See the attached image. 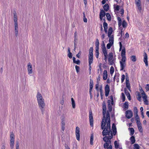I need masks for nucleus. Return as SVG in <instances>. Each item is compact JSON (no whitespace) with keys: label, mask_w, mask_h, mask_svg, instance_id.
<instances>
[{"label":"nucleus","mask_w":149,"mask_h":149,"mask_svg":"<svg viewBox=\"0 0 149 149\" xmlns=\"http://www.w3.org/2000/svg\"><path fill=\"white\" fill-rule=\"evenodd\" d=\"M101 129L103 130L102 135L103 136H109L115 135L117 131L116 126L114 123L112 124L113 132L111 127L110 118L109 113L108 111L106 115V119H102L101 124Z\"/></svg>","instance_id":"nucleus-1"},{"label":"nucleus","mask_w":149,"mask_h":149,"mask_svg":"<svg viewBox=\"0 0 149 149\" xmlns=\"http://www.w3.org/2000/svg\"><path fill=\"white\" fill-rule=\"evenodd\" d=\"M113 138L112 135L109 136H105L103 138V140L106 142L104 144V147L105 148H107L111 143V140Z\"/></svg>","instance_id":"nucleus-2"},{"label":"nucleus","mask_w":149,"mask_h":149,"mask_svg":"<svg viewBox=\"0 0 149 149\" xmlns=\"http://www.w3.org/2000/svg\"><path fill=\"white\" fill-rule=\"evenodd\" d=\"M108 60L109 65H115L116 58H113V54L112 52L110 53L109 54Z\"/></svg>","instance_id":"nucleus-3"},{"label":"nucleus","mask_w":149,"mask_h":149,"mask_svg":"<svg viewBox=\"0 0 149 149\" xmlns=\"http://www.w3.org/2000/svg\"><path fill=\"white\" fill-rule=\"evenodd\" d=\"M38 103L39 107L42 112V114H43L44 111L43 109L44 107L45 106L44 100L38 101Z\"/></svg>","instance_id":"nucleus-4"},{"label":"nucleus","mask_w":149,"mask_h":149,"mask_svg":"<svg viewBox=\"0 0 149 149\" xmlns=\"http://www.w3.org/2000/svg\"><path fill=\"white\" fill-rule=\"evenodd\" d=\"M126 59L122 58L121 61H120V70H123L126 66Z\"/></svg>","instance_id":"nucleus-5"},{"label":"nucleus","mask_w":149,"mask_h":149,"mask_svg":"<svg viewBox=\"0 0 149 149\" xmlns=\"http://www.w3.org/2000/svg\"><path fill=\"white\" fill-rule=\"evenodd\" d=\"M102 109H103V118L102 119H106V117H105V113L106 111V104L104 101L103 102L102 104Z\"/></svg>","instance_id":"nucleus-6"},{"label":"nucleus","mask_w":149,"mask_h":149,"mask_svg":"<svg viewBox=\"0 0 149 149\" xmlns=\"http://www.w3.org/2000/svg\"><path fill=\"white\" fill-rule=\"evenodd\" d=\"M80 129L79 127H77L76 128L75 133L76 137L77 140L79 141L80 139Z\"/></svg>","instance_id":"nucleus-7"},{"label":"nucleus","mask_w":149,"mask_h":149,"mask_svg":"<svg viewBox=\"0 0 149 149\" xmlns=\"http://www.w3.org/2000/svg\"><path fill=\"white\" fill-rule=\"evenodd\" d=\"M89 119L90 125L91 127H92L93 126V119L92 113L91 111H90L89 112Z\"/></svg>","instance_id":"nucleus-8"},{"label":"nucleus","mask_w":149,"mask_h":149,"mask_svg":"<svg viewBox=\"0 0 149 149\" xmlns=\"http://www.w3.org/2000/svg\"><path fill=\"white\" fill-rule=\"evenodd\" d=\"M126 116L128 119L131 118L133 116V113L131 110H127L125 112Z\"/></svg>","instance_id":"nucleus-9"},{"label":"nucleus","mask_w":149,"mask_h":149,"mask_svg":"<svg viewBox=\"0 0 149 149\" xmlns=\"http://www.w3.org/2000/svg\"><path fill=\"white\" fill-rule=\"evenodd\" d=\"M126 87L128 89H130V86L129 83V78L127 73H126Z\"/></svg>","instance_id":"nucleus-10"},{"label":"nucleus","mask_w":149,"mask_h":149,"mask_svg":"<svg viewBox=\"0 0 149 149\" xmlns=\"http://www.w3.org/2000/svg\"><path fill=\"white\" fill-rule=\"evenodd\" d=\"M105 95L107 97L109 94L110 91L109 86L108 84H107L105 87Z\"/></svg>","instance_id":"nucleus-11"},{"label":"nucleus","mask_w":149,"mask_h":149,"mask_svg":"<svg viewBox=\"0 0 149 149\" xmlns=\"http://www.w3.org/2000/svg\"><path fill=\"white\" fill-rule=\"evenodd\" d=\"M143 61L145 63L146 66H148V56L146 53L144 52V54L143 57Z\"/></svg>","instance_id":"nucleus-12"},{"label":"nucleus","mask_w":149,"mask_h":149,"mask_svg":"<svg viewBox=\"0 0 149 149\" xmlns=\"http://www.w3.org/2000/svg\"><path fill=\"white\" fill-rule=\"evenodd\" d=\"M27 70L28 73L29 74L32 73V66L31 63H28L27 65Z\"/></svg>","instance_id":"nucleus-13"},{"label":"nucleus","mask_w":149,"mask_h":149,"mask_svg":"<svg viewBox=\"0 0 149 149\" xmlns=\"http://www.w3.org/2000/svg\"><path fill=\"white\" fill-rule=\"evenodd\" d=\"M111 102L110 101V100H109L108 101V109H109V112H111L112 111V105L113 104H112L111 103Z\"/></svg>","instance_id":"nucleus-14"},{"label":"nucleus","mask_w":149,"mask_h":149,"mask_svg":"<svg viewBox=\"0 0 149 149\" xmlns=\"http://www.w3.org/2000/svg\"><path fill=\"white\" fill-rule=\"evenodd\" d=\"M105 15V13L104 10H101L100 14V18L101 20H102L103 17H104Z\"/></svg>","instance_id":"nucleus-15"},{"label":"nucleus","mask_w":149,"mask_h":149,"mask_svg":"<svg viewBox=\"0 0 149 149\" xmlns=\"http://www.w3.org/2000/svg\"><path fill=\"white\" fill-rule=\"evenodd\" d=\"M121 56L122 57V58L126 59V58L125 56V48L122 50L121 52Z\"/></svg>","instance_id":"nucleus-16"},{"label":"nucleus","mask_w":149,"mask_h":149,"mask_svg":"<svg viewBox=\"0 0 149 149\" xmlns=\"http://www.w3.org/2000/svg\"><path fill=\"white\" fill-rule=\"evenodd\" d=\"M37 98L38 101L44 100L42 95L39 92L37 93Z\"/></svg>","instance_id":"nucleus-17"},{"label":"nucleus","mask_w":149,"mask_h":149,"mask_svg":"<svg viewBox=\"0 0 149 149\" xmlns=\"http://www.w3.org/2000/svg\"><path fill=\"white\" fill-rule=\"evenodd\" d=\"M101 46L103 53L107 52L106 47H105V45L104 41H102V43L101 45Z\"/></svg>","instance_id":"nucleus-18"},{"label":"nucleus","mask_w":149,"mask_h":149,"mask_svg":"<svg viewBox=\"0 0 149 149\" xmlns=\"http://www.w3.org/2000/svg\"><path fill=\"white\" fill-rule=\"evenodd\" d=\"M10 142H14L15 141V135L13 132L10 133Z\"/></svg>","instance_id":"nucleus-19"},{"label":"nucleus","mask_w":149,"mask_h":149,"mask_svg":"<svg viewBox=\"0 0 149 149\" xmlns=\"http://www.w3.org/2000/svg\"><path fill=\"white\" fill-rule=\"evenodd\" d=\"M103 27L105 33L107 32L108 24L106 22H104L103 23Z\"/></svg>","instance_id":"nucleus-20"},{"label":"nucleus","mask_w":149,"mask_h":149,"mask_svg":"<svg viewBox=\"0 0 149 149\" xmlns=\"http://www.w3.org/2000/svg\"><path fill=\"white\" fill-rule=\"evenodd\" d=\"M103 77L104 80H106L107 79V71L106 70H104V71Z\"/></svg>","instance_id":"nucleus-21"},{"label":"nucleus","mask_w":149,"mask_h":149,"mask_svg":"<svg viewBox=\"0 0 149 149\" xmlns=\"http://www.w3.org/2000/svg\"><path fill=\"white\" fill-rule=\"evenodd\" d=\"M99 41L98 39H96L95 42V49H99Z\"/></svg>","instance_id":"nucleus-22"},{"label":"nucleus","mask_w":149,"mask_h":149,"mask_svg":"<svg viewBox=\"0 0 149 149\" xmlns=\"http://www.w3.org/2000/svg\"><path fill=\"white\" fill-rule=\"evenodd\" d=\"M113 6L115 12L119 11L120 9V6L118 5H116L115 4H114Z\"/></svg>","instance_id":"nucleus-23"},{"label":"nucleus","mask_w":149,"mask_h":149,"mask_svg":"<svg viewBox=\"0 0 149 149\" xmlns=\"http://www.w3.org/2000/svg\"><path fill=\"white\" fill-rule=\"evenodd\" d=\"M117 20L119 27L120 26L122 25V21L120 18L119 17H117Z\"/></svg>","instance_id":"nucleus-24"},{"label":"nucleus","mask_w":149,"mask_h":149,"mask_svg":"<svg viewBox=\"0 0 149 149\" xmlns=\"http://www.w3.org/2000/svg\"><path fill=\"white\" fill-rule=\"evenodd\" d=\"M103 8L105 11H107L109 9V6L107 4H105L103 6Z\"/></svg>","instance_id":"nucleus-25"},{"label":"nucleus","mask_w":149,"mask_h":149,"mask_svg":"<svg viewBox=\"0 0 149 149\" xmlns=\"http://www.w3.org/2000/svg\"><path fill=\"white\" fill-rule=\"evenodd\" d=\"M109 42L113 44L114 38L113 35H112L111 37L109 38Z\"/></svg>","instance_id":"nucleus-26"},{"label":"nucleus","mask_w":149,"mask_h":149,"mask_svg":"<svg viewBox=\"0 0 149 149\" xmlns=\"http://www.w3.org/2000/svg\"><path fill=\"white\" fill-rule=\"evenodd\" d=\"M93 134H92L90 137V143L91 145H93Z\"/></svg>","instance_id":"nucleus-27"},{"label":"nucleus","mask_w":149,"mask_h":149,"mask_svg":"<svg viewBox=\"0 0 149 149\" xmlns=\"http://www.w3.org/2000/svg\"><path fill=\"white\" fill-rule=\"evenodd\" d=\"M131 61L133 62H135L136 60V58L135 56H132L130 57Z\"/></svg>","instance_id":"nucleus-28"},{"label":"nucleus","mask_w":149,"mask_h":149,"mask_svg":"<svg viewBox=\"0 0 149 149\" xmlns=\"http://www.w3.org/2000/svg\"><path fill=\"white\" fill-rule=\"evenodd\" d=\"M123 107L124 109H127L128 108V103L127 102H125L124 104Z\"/></svg>","instance_id":"nucleus-29"},{"label":"nucleus","mask_w":149,"mask_h":149,"mask_svg":"<svg viewBox=\"0 0 149 149\" xmlns=\"http://www.w3.org/2000/svg\"><path fill=\"white\" fill-rule=\"evenodd\" d=\"M130 131V135L132 136L134 134V130L132 128H129Z\"/></svg>","instance_id":"nucleus-30"},{"label":"nucleus","mask_w":149,"mask_h":149,"mask_svg":"<svg viewBox=\"0 0 149 149\" xmlns=\"http://www.w3.org/2000/svg\"><path fill=\"white\" fill-rule=\"evenodd\" d=\"M122 24L123 27L124 28H126L127 26V23L125 20H124L122 23Z\"/></svg>","instance_id":"nucleus-31"},{"label":"nucleus","mask_w":149,"mask_h":149,"mask_svg":"<svg viewBox=\"0 0 149 149\" xmlns=\"http://www.w3.org/2000/svg\"><path fill=\"white\" fill-rule=\"evenodd\" d=\"M130 140L131 141V142L132 143V144H134L135 143V137L134 136H132L130 138Z\"/></svg>","instance_id":"nucleus-32"},{"label":"nucleus","mask_w":149,"mask_h":149,"mask_svg":"<svg viewBox=\"0 0 149 149\" xmlns=\"http://www.w3.org/2000/svg\"><path fill=\"white\" fill-rule=\"evenodd\" d=\"M71 100L72 108H74L75 107V104L74 101V100L73 98H71Z\"/></svg>","instance_id":"nucleus-33"},{"label":"nucleus","mask_w":149,"mask_h":149,"mask_svg":"<svg viewBox=\"0 0 149 149\" xmlns=\"http://www.w3.org/2000/svg\"><path fill=\"white\" fill-rule=\"evenodd\" d=\"M93 81H90V91H91L93 87Z\"/></svg>","instance_id":"nucleus-34"},{"label":"nucleus","mask_w":149,"mask_h":149,"mask_svg":"<svg viewBox=\"0 0 149 149\" xmlns=\"http://www.w3.org/2000/svg\"><path fill=\"white\" fill-rule=\"evenodd\" d=\"M93 57H89V59H88L89 65H91V63H93Z\"/></svg>","instance_id":"nucleus-35"},{"label":"nucleus","mask_w":149,"mask_h":149,"mask_svg":"<svg viewBox=\"0 0 149 149\" xmlns=\"http://www.w3.org/2000/svg\"><path fill=\"white\" fill-rule=\"evenodd\" d=\"M137 100L139 101H141V96L140 94V93L139 92H137Z\"/></svg>","instance_id":"nucleus-36"},{"label":"nucleus","mask_w":149,"mask_h":149,"mask_svg":"<svg viewBox=\"0 0 149 149\" xmlns=\"http://www.w3.org/2000/svg\"><path fill=\"white\" fill-rule=\"evenodd\" d=\"M99 49H95V57L97 58H98L99 55Z\"/></svg>","instance_id":"nucleus-37"},{"label":"nucleus","mask_w":149,"mask_h":149,"mask_svg":"<svg viewBox=\"0 0 149 149\" xmlns=\"http://www.w3.org/2000/svg\"><path fill=\"white\" fill-rule=\"evenodd\" d=\"M106 15L107 19L109 21H110L111 20V17L110 14L109 13H107Z\"/></svg>","instance_id":"nucleus-38"},{"label":"nucleus","mask_w":149,"mask_h":149,"mask_svg":"<svg viewBox=\"0 0 149 149\" xmlns=\"http://www.w3.org/2000/svg\"><path fill=\"white\" fill-rule=\"evenodd\" d=\"M138 10H139L140 12H141V11L142 9L141 7V4H138L136 5Z\"/></svg>","instance_id":"nucleus-39"},{"label":"nucleus","mask_w":149,"mask_h":149,"mask_svg":"<svg viewBox=\"0 0 149 149\" xmlns=\"http://www.w3.org/2000/svg\"><path fill=\"white\" fill-rule=\"evenodd\" d=\"M115 147L116 149H117L119 147L118 143L117 141H115L114 143Z\"/></svg>","instance_id":"nucleus-40"},{"label":"nucleus","mask_w":149,"mask_h":149,"mask_svg":"<svg viewBox=\"0 0 149 149\" xmlns=\"http://www.w3.org/2000/svg\"><path fill=\"white\" fill-rule=\"evenodd\" d=\"M137 127L139 132H143V129L141 125H137Z\"/></svg>","instance_id":"nucleus-41"},{"label":"nucleus","mask_w":149,"mask_h":149,"mask_svg":"<svg viewBox=\"0 0 149 149\" xmlns=\"http://www.w3.org/2000/svg\"><path fill=\"white\" fill-rule=\"evenodd\" d=\"M100 96L101 97V98L102 99H103V90L102 87L100 88Z\"/></svg>","instance_id":"nucleus-42"},{"label":"nucleus","mask_w":149,"mask_h":149,"mask_svg":"<svg viewBox=\"0 0 149 149\" xmlns=\"http://www.w3.org/2000/svg\"><path fill=\"white\" fill-rule=\"evenodd\" d=\"M103 53L104 54V60H105V61L106 62L107 61V52H106Z\"/></svg>","instance_id":"nucleus-43"},{"label":"nucleus","mask_w":149,"mask_h":149,"mask_svg":"<svg viewBox=\"0 0 149 149\" xmlns=\"http://www.w3.org/2000/svg\"><path fill=\"white\" fill-rule=\"evenodd\" d=\"M134 149H139L140 148L138 144H134Z\"/></svg>","instance_id":"nucleus-44"},{"label":"nucleus","mask_w":149,"mask_h":149,"mask_svg":"<svg viewBox=\"0 0 149 149\" xmlns=\"http://www.w3.org/2000/svg\"><path fill=\"white\" fill-rule=\"evenodd\" d=\"M113 44L109 42L107 45V47L108 49H109Z\"/></svg>","instance_id":"nucleus-45"},{"label":"nucleus","mask_w":149,"mask_h":149,"mask_svg":"<svg viewBox=\"0 0 149 149\" xmlns=\"http://www.w3.org/2000/svg\"><path fill=\"white\" fill-rule=\"evenodd\" d=\"M13 17L14 22H17V16L16 13L14 14Z\"/></svg>","instance_id":"nucleus-46"},{"label":"nucleus","mask_w":149,"mask_h":149,"mask_svg":"<svg viewBox=\"0 0 149 149\" xmlns=\"http://www.w3.org/2000/svg\"><path fill=\"white\" fill-rule=\"evenodd\" d=\"M114 72V68L113 66H111L110 68V73L111 74H113Z\"/></svg>","instance_id":"nucleus-47"},{"label":"nucleus","mask_w":149,"mask_h":149,"mask_svg":"<svg viewBox=\"0 0 149 149\" xmlns=\"http://www.w3.org/2000/svg\"><path fill=\"white\" fill-rule=\"evenodd\" d=\"M122 95V101L123 102L125 101V95L124 94V93H121Z\"/></svg>","instance_id":"nucleus-48"},{"label":"nucleus","mask_w":149,"mask_h":149,"mask_svg":"<svg viewBox=\"0 0 149 149\" xmlns=\"http://www.w3.org/2000/svg\"><path fill=\"white\" fill-rule=\"evenodd\" d=\"M113 32L112 28L111 27L109 28L108 31V33L111 34Z\"/></svg>","instance_id":"nucleus-49"},{"label":"nucleus","mask_w":149,"mask_h":149,"mask_svg":"<svg viewBox=\"0 0 149 149\" xmlns=\"http://www.w3.org/2000/svg\"><path fill=\"white\" fill-rule=\"evenodd\" d=\"M142 95V97L143 99V100L147 99V96L146 94Z\"/></svg>","instance_id":"nucleus-50"},{"label":"nucleus","mask_w":149,"mask_h":149,"mask_svg":"<svg viewBox=\"0 0 149 149\" xmlns=\"http://www.w3.org/2000/svg\"><path fill=\"white\" fill-rule=\"evenodd\" d=\"M134 113H136V115L137 114V113H138V110H137V107H134Z\"/></svg>","instance_id":"nucleus-51"},{"label":"nucleus","mask_w":149,"mask_h":149,"mask_svg":"<svg viewBox=\"0 0 149 149\" xmlns=\"http://www.w3.org/2000/svg\"><path fill=\"white\" fill-rule=\"evenodd\" d=\"M65 121L64 118H63L62 119V122H61V126H65Z\"/></svg>","instance_id":"nucleus-52"},{"label":"nucleus","mask_w":149,"mask_h":149,"mask_svg":"<svg viewBox=\"0 0 149 149\" xmlns=\"http://www.w3.org/2000/svg\"><path fill=\"white\" fill-rule=\"evenodd\" d=\"M125 93L126 94V95L127 96L128 99L130 100V93L128 92H127V93L126 91H125Z\"/></svg>","instance_id":"nucleus-53"},{"label":"nucleus","mask_w":149,"mask_h":149,"mask_svg":"<svg viewBox=\"0 0 149 149\" xmlns=\"http://www.w3.org/2000/svg\"><path fill=\"white\" fill-rule=\"evenodd\" d=\"M121 77H122V78L121 79V81L122 83H123L125 79V75L123 74V75H122Z\"/></svg>","instance_id":"nucleus-54"},{"label":"nucleus","mask_w":149,"mask_h":149,"mask_svg":"<svg viewBox=\"0 0 149 149\" xmlns=\"http://www.w3.org/2000/svg\"><path fill=\"white\" fill-rule=\"evenodd\" d=\"M110 99L111 100H110V101L111 102V103L112 104H113V97L112 95H111L110 96Z\"/></svg>","instance_id":"nucleus-55"},{"label":"nucleus","mask_w":149,"mask_h":149,"mask_svg":"<svg viewBox=\"0 0 149 149\" xmlns=\"http://www.w3.org/2000/svg\"><path fill=\"white\" fill-rule=\"evenodd\" d=\"M14 142H10V147L12 149L14 148Z\"/></svg>","instance_id":"nucleus-56"},{"label":"nucleus","mask_w":149,"mask_h":149,"mask_svg":"<svg viewBox=\"0 0 149 149\" xmlns=\"http://www.w3.org/2000/svg\"><path fill=\"white\" fill-rule=\"evenodd\" d=\"M75 67L76 71L77 73H78L79 71V66H78L77 65H76Z\"/></svg>","instance_id":"nucleus-57"},{"label":"nucleus","mask_w":149,"mask_h":149,"mask_svg":"<svg viewBox=\"0 0 149 149\" xmlns=\"http://www.w3.org/2000/svg\"><path fill=\"white\" fill-rule=\"evenodd\" d=\"M124 31V30H123V29H121V30H120V33L119 34H120V37H122V36H123V32Z\"/></svg>","instance_id":"nucleus-58"},{"label":"nucleus","mask_w":149,"mask_h":149,"mask_svg":"<svg viewBox=\"0 0 149 149\" xmlns=\"http://www.w3.org/2000/svg\"><path fill=\"white\" fill-rule=\"evenodd\" d=\"M74 63L77 65H79L80 63V61L79 60H78L77 61H75L74 62Z\"/></svg>","instance_id":"nucleus-59"},{"label":"nucleus","mask_w":149,"mask_h":149,"mask_svg":"<svg viewBox=\"0 0 149 149\" xmlns=\"http://www.w3.org/2000/svg\"><path fill=\"white\" fill-rule=\"evenodd\" d=\"M72 54L71 53H68V56L69 57V58H71L72 57Z\"/></svg>","instance_id":"nucleus-60"},{"label":"nucleus","mask_w":149,"mask_h":149,"mask_svg":"<svg viewBox=\"0 0 149 149\" xmlns=\"http://www.w3.org/2000/svg\"><path fill=\"white\" fill-rule=\"evenodd\" d=\"M136 121V123L137 125H141V122L140 121V120H137Z\"/></svg>","instance_id":"nucleus-61"},{"label":"nucleus","mask_w":149,"mask_h":149,"mask_svg":"<svg viewBox=\"0 0 149 149\" xmlns=\"http://www.w3.org/2000/svg\"><path fill=\"white\" fill-rule=\"evenodd\" d=\"M145 88L147 91H149V84H147L146 85Z\"/></svg>","instance_id":"nucleus-62"},{"label":"nucleus","mask_w":149,"mask_h":149,"mask_svg":"<svg viewBox=\"0 0 149 149\" xmlns=\"http://www.w3.org/2000/svg\"><path fill=\"white\" fill-rule=\"evenodd\" d=\"M135 2L136 5L141 4L140 0H135Z\"/></svg>","instance_id":"nucleus-63"},{"label":"nucleus","mask_w":149,"mask_h":149,"mask_svg":"<svg viewBox=\"0 0 149 149\" xmlns=\"http://www.w3.org/2000/svg\"><path fill=\"white\" fill-rule=\"evenodd\" d=\"M16 149H19V145L18 142H17L16 143Z\"/></svg>","instance_id":"nucleus-64"}]
</instances>
